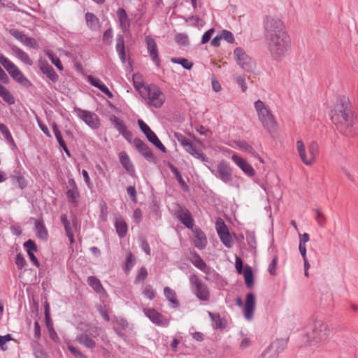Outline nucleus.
<instances>
[{
  "label": "nucleus",
  "instance_id": "48",
  "mask_svg": "<svg viewBox=\"0 0 358 358\" xmlns=\"http://www.w3.org/2000/svg\"><path fill=\"white\" fill-rule=\"evenodd\" d=\"M171 62L174 64H180L184 69L190 70L193 66V63L183 57H173Z\"/></svg>",
  "mask_w": 358,
  "mask_h": 358
},
{
  "label": "nucleus",
  "instance_id": "36",
  "mask_svg": "<svg viewBox=\"0 0 358 358\" xmlns=\"http://www.w3.org/2000/svg\"><path fill=\"white\" fill-rule=\"evenodd\" d=\"M208 314L213 322L214 328L223 329L226 327V320L222 318L219 314H215L211 312H208Z\"/></svg>",
  "mask_w": 358,
  "mask_h": 358
},
{
  "label": "nucleus",
  "instance_id": "9",
  "mask_svg": "<svg viewBox=\"0 0 358 358\" xmlns=\"http://www.w3.org/2000/svg\"><path fill=\"white\" fill-rule=\"evenodd\" d=\"M189 282L193 294L199 300L208 301L210 299V292L207 285L194 274L190 276Z\"/></svg>",
  "mask_w": 358,
  "mask_h": 358
},
{
  "label": "nucleus",
  "instance_id": "11",
  "mask_svg": "<svg viewBox=\"0 0 358 358\" xmlns=\"http://www.w3.org/2000/svg\"><path fill=\"white\" fill-rule=\"evenodd\" d=\"M215 228L217 233L220 238L221 242L227 248L233 246V239L224 221L219 218L215 222Z\"/></svg>",
  "mask_w": 358,
  "mask_h": 358
},
{
  "label": "nucleus",
  "instance_id": "1",
  "mask_svg": "<svg viewBox=\"0 0 358 358\" xmlns=\"http://www.w3.org/2000/svg\"><path fill=\"white\" fill-rule=\"evenodd\" d=\"M331 120L343 135L352 137L358 134V124L354 117L352 105L347 97L338 99L331 110Z\"/></svg>",
  "mask_w": 358,
  "mask_h": 358
},
{
  "label": "nucleus",
  "instance_id": "31",
  "mask_svg": "<svg viewBox=\"0 0 358 358\" xmlns=\"http://www.w3.org/2000/svg\"><path fill=\"white\" fill-rule=\"evenodd\" d=\"M34 225L38 238L43 241H47L48 238V233L44 225L43 221L42 220H36Z\"/></svg>",
  "mask_w": 358,
  "mask_h": 358
},
{
  "label": "nucleus",
  "instance_id": "53",
  "mask_svg": "<svg viewBox=\"0 0 358 358\" xmlns=\"http://www.w3.org/2000/svg\"><path fill=\"white\" fill-rule=\"evenodd\" d=\"M148 276V271L145 267H141L135 278L134 283L138 284L144 281Z\"/></svg>",
  "mask_w": 358,
  "mask_h": 358
},
{
  "label": "nucleus",
  "instance_id": "40",
  "mask_svg": "<svg viewBox=\"0 0 358 358\" xmlns=\"http://www.w3.org/2000/svg\"><path fill=\"white\" fill-rule=\"evenodd\" d=\"M187 152L204 164L208 162V158L206 157V155L201 151V150L197 149L194 145L192 146V150L189 149ZM205 165L206 166L207 164Z\"/></svg>",
  "mask_w": 358,
  "mask_h": 358
},
{
  "label": "nucleus",
  "instance_id": "2",
  "mask_svg": "<svg viewBox=\"0 0 358 358\" xmlns=\"http://www.w3.org/2000/svg\"><path fill=\"white\" fill-rule=\"evenodd\" d=\"M269 51L275 60H280L291 48V40L287 31L266 38Z\"/></svg>",
  "mask_w": 358,
  "mask_h": 358
},
{
  "label": "nucleus",
  "instance_id": "47",
  "mask_svg": "<svg viewBox=\"0 0 358 358\" xmlns=\"http://www.w3.org/2000/svg\"><path fill=\"white\" fill-rule=\"evenodd\" d=\"M135 263V257L132 255L131 252H127L125 261L124 271L127 273H129L131 268L134 266Z\"/></svg>",
  "mask_w": 358,
  "mask_h": 358
},
{
  "label": "nucleus",
  "instance_id": "19",
  "mask_svg": "<svg viewBox=\"0 0 358 358\" xmlns=\"http://www.w3.org/2000/svg\"><path fill=\"white\" fill-rule=\"evenodd\" d=\"M255 308V296L253 293H248L245 296V302L243 309L245 318L250 321L253 318Z\"/></svg>",
  "mask_w": 358,
  "mask_h": 358
},
{
  "label": "nucleus",
  "instance_id": "51",
  "mask_svg": "<svg viewBox=\"0 0 358 358\" xmlns=\"http://www.w3.org/2000/svg\"><path fill=\"white\" fill-rule=\"evenodd\" d=\"M0 63L8 72L15 66V64L3 54H0Z\"/></svg>",
  "mask_w": 358,
  "mask_h": 358
},
{
  "label": "nucleus",
  "instance_id": "25",
  "mask_svg": "<svg viewBox=\"0 0 358 358\" xmlns=\"http://www.w3.org/2000/svg\"><path fill=\"white\" fill-rule=\"evenodd\" d=\"M8 73L10 76L18 83L24 87H29L31 85L30 81L24 76L22 71L18 69V67L15 65V66L9 71Z\"/></svg>",
  "mask_w": 358,
  "mask_h": 358
},
{
  "label": "nucleus",
  "instance_id": "5",
  "mask_svg": "<svg viewBox=\"0 0 358 358\" xmlns=\"http://www.w3.org/2000/svg\"><path fill=\"white\" fill-rule=\"evenodd\" d=\"M254 106L257 112L258 119L262 123L263 127L269 133L274 131L277 127V122L269 106L266 105L260 99L255 102Z\"/></svg>",
  "mask_w": 358,
  "mask_h": 358
},
{
  "label": "nucleus",
  "instance_id": "46",
  "mask_svg": "<svg viewBox=\"0 0 358 358\" xmlns=\"http://www.w3.org/2000/svg\"><path fill=\"white\" fill-rule=\"evenodd\" d=\"M309 159H312V164L315 162L319 154V145L317 142L313 141L308 145Z\"/></svg>",
  "mask_w": 358,
  "mask_h": 358
},
{
  "label": "nucleus",
  "instance_id": "29",
  "mask_svg": "<svg viewBox=\"0 0 358 358\" xmlns=\"http://www.w3.org/2000/svg\"><path fill=\"white\" fill-rule=\"evenodd\" d=\"M132 80L134 88L139 92L141 96H143L146 85L144 84L143 75L140 73H135L132 76Z\"/></svg>",
  "mask_w": 358,
  "mask_h": 358
},
{
  "label": "nucleus",
  "instance_id": "26",
  "mask_svg": "<svg viewBox=\"0 0 358 358\" xmlns=\"http://www.w3.org/2000/svg\"><path fill=\"white\" fill-rule=\"evenodd\" d=\"M119 159L120 162L127 173L131 176H134L135 175V169L127 153L124 151L121 152L119 155Z\"/></svg>",
  "mask_w": 358,
  "mask_h": 358
},
{
  "label": "nucleus",
  "instance_id": "34",
  "mask_svg": "<svg viewBox=\"0 0 358 358\" xmlns=\"http://www.w3.org/2000/svg\"><path fill=\"white\" fill-rule=\"evenodd\" d=\"M147 139L152 143L156 148H157L159 150H161L163 152H166V149L165 146L162 144V143L159 141L157 136L155 134V133L153 131H150L146 135H145Z\"/></svg>",
  "mask_w": 358,
  "mask_h": 358
},
{
  "label": "nucleus",
  "instance_id": "30",
  "mask_svg": "<svg viewBox=\"0 0 358 358\" xmlns=\"http://www.w3.org/2000/svg\"><path fill=\"white\" fill-rule=\"evenodd\" d=\"M11 49L13 55L22 62L29 66H31L33 64V62L30 59L29 55L24 50L17 46H13Z\"/></svg>",
  "mask_w": 358,
  "mask_h": 358
},
{
  "label": "nucleus",
  "instance_id": "62",
  "mask_svg": "<svg viewBox=\"0 0 358 358\" xmlns=\"http://www.w3.org/2000/svg\"><path fill=\"white\" fill-rule=\"evenodd\" d=\"M15 264L19 269H22L27 264L23 255L20 253H19L16 255Z\"/></svg>",
  "mask_w": 358,
  "mask_h": 358
},
{
  "label": "nucleus",
  "instance_id": "4",
  "mask_svg": "<svg viewBox=\"0 0 358 358\" xmlns=\"http://www.w3.org/2000/svg\"><path fill=\"white\" fill-rule=\"evenodd\" d=\"M82 331L76 335L75 341L88 350H94L96 347V339L100 336L102 329L93 324H86Z\"/></svg>",
  "mask_w": 358,
  "mask_h": 358
},
{
  "label": "nucleus",
  "instance_id": "3",
  "mask_svg": "<svg viewBox=\"0 0 358 358\" xmlns=\"http://www.w3.org/2000/svg\"><path fill=\"white\" fill-rule=\"evenodd\" d=\"M329 334L327 324L322 321H315L306 328V343L310 345L325 342Z\"/></svg>",
  "mask_w": 358,
  "mask_h": 358
},
{
  "label": "nucleus",
  "instance_id": "43",
  "mask_svg": "<svg viewBox=\"0 0 358 358\" xmlns=\"http://www.w3.org/2000/svg\"><path fill=\"white\" fill-rule=\"evenodd\" d=\"M31 346L35 358H47L46 354L42 350L41 345L38 341H31Z\"/></svg>",
  "mask_w": 358,
  "mask_h": 358
},
{
  "label": "nucleus",
  "instance_id": "60",
  "mask_svg": "<svg viewBox=\"0 0 358 358\" xmlns=\"http://www.w3.org/2000/svg\"><path fill=\"white\" fill-rule=\"evenodd\" d=\"M220 35L222 39L225 40L229 43H234L235 41L234 34L228 30H223Z\"/></svg>",
  "mask_w": 358,
  "mask_h": 358
},
{
  "label": "nucleus",
  "instance_id": "13",
  "mask_svg": "<svg viewBox=\"0 0 358 358\" xmlns=\"http://www.w3.org/2000/svg\"><path fill=\"white\" fill-rule=\"evenodd\" d=\"M287 342L283 339L276 340L260 355L262 358H277L278 355L286 348Z\"/></svg>",
  "mask_w": 358,
  "mask_h": 358
},
{
  "label": "nucleus",
  "instance_id": "56",
  "mask_svg": "<svg viewBox=\"0 0 358 358\" xmlns=\"http://www.w3.org/2000/svg\"><path fill=\"white\" fill-rule=\"evenodd\" d=\"M235 80L237 84L241 88V90L245 92L247 90V85L245 83V75H236Z\"/></svg>",
  "mask_w": 358,
  "mask_h": 358
},
{
  "label": "nucleus",
  "instance_id": "63",
  "mask_svg": "<svg viewBox=\"0 0 358 358\" xmlns=\"http://www.w3.org/2000/svg\"><path fill=\"white\" fill-rule=\"evenodd\" d=\"M23 245L24 248H26L27 252H31L37 250V246L36 243H34V241L31 239H29L28 241L24 242Z\"/></svg>",
  "mask_w": 358,
  "mask_h": 358
},
{
  "label": "nucleus",
  "instance_id": "6",
  "mask_svg": "<svg viewBox=\"0 0 358 358\" xmlns=\"http://www.w3.org/2000/svg\"><path fill=\"white\" fill-rule=\"evenodd\" d=\"M146 104L150 107L160 108L166 101V96L159 87L155 84H148L145 87L143 96Z\"/></svg>",
  "mask_w": 358,
  "mask_h": 358
},
{
  "label": "nucleus",
  "instance_id": "52",
  "mask_svg": "<svg viewBox=\"0 0 358 358\" xmlns=\"http://www.w3.org/2000/svg\"><path fill=\"white\" fill-rule=\"evenodd\" d=\"M67 348L76 358H87V357L80 350L73 345L68 344Z\"/></svg>",
  "mask_w": 358,
  "mask_h": 358
},
{
  "label": "nucleus",
  "instance_id": "32",
  "mask_svg": "<svg viewBox=\"0 0 358 358\" xmlns=\"http://www.w3.org/2000/svg\"><path fill=\"white\" fill-rule=\"evenodd\" d=\"M85 21L87 27L92 30H97L99 27V19L92 13L87 12L85 13Z\"/></svg>",
  "mask_w": 358,
  "mask_h": 358
},
{
  "label": "nucleus",
  "instance_id": "54",
  "mask_svg": "<svg viewBox=\"0 0 358 358\" xmlns=\"http://www.w3.org/2000/svg\"><path fill=\"white\" fill-rule=\"evenodd\" d=\"M142 294L145 297L149 299L150 300H152L155 297V291L153 289L150 285H147L145 286Z\"/></svg>",
  "mask_w": 358,
  "mask_h": 358
},
{
  "label": "nucleus",
  "instance_id": "24",
  "mask_svg": "<svg viewBox=\"0 0 358 358\" xmlns=\"http://www.w3.org/2000/svg\"><path fill=\"white\" fill-rule=\"evenodd\" d=\"M87 82L92 86L98 88L101 92L105 94L108 98H113V94L109 90L106 85H104L99 78H94L92 76H88L87 78Z\"/></svg>",
  "mask_w": 358,
  "mask_h": 358
},
{
  "label": "nucleus",
  "instance_id": "33",
  "mask_svg": "<svg viewBox=\"0 0 358 358\" xmlns=\"http://www.w3.org/2000/svg\"><path fill=\"white\" fill-rule=\"evenodd\" d=\"M296 148L300 159L303 163H304L306 165H311L312 159H309V157H307L305 145L301 140H298L296 141Z\"/></svg>",
  "mask_w": 358,
  "mask_h": 358
},
{
  "label": "nucleus",
  "instance_id": "50",
  "mask_svg": "<svg viewBox=\"0 0 358 358\" xmlns=\"http://www.w3.org/2000/svg\"><path fill=\"white\" fill-rule=\"evenodd\" d=\"M0 131L7 141L15 145L14 139L6 125L3 123H0Z\"/></svg>",
  "mask_w": 358,
  "mask_h": 358
},
{
  "label": "nucleus",
  "instance_id": "16",
  "mask_svg": "<svg viewBox=\"0 0 358 358\" xmlns=\"http://www.w3.org/2000/svg\"><path fill=\"white\" fill-rule=\"evenodd\" d=\"M9 33L15 38L20 41L24 45L33 49H36L38 48V45L35 38L27 36L18 29H10Z\"/></svg>",
  "mask_w": 358,
  "mask_h": 358
},
{
  "label": "nucleus",
  "instance_id": "28",
  "mask_svg": "<svg viewBox=\"0 0 358 358\" xmlns=\"http://www.w3.org/2000/svg\"><path fill=\"white\" fill-rule=\"evenodd\" d=\"M115 49L118 54L120 61L124 64L127 60L126 52H125V45H124V38L123 36L121 34L117 35Z\"/></svg>",
  "mask_w": 358,
  "mask_h": 358
},
{
  "label": "nucleus",
  "instance_id": "37",
  "mask_svg": "<svg viewBox=\"0 0 358 358\" xmlns=\"http://www.w3.org/2000/svg\"><path fill=\"white\" fill-rule=\"evenodd\" d=\"M174 137L182 146V148L185 150L186 152H187V150H189V149L192 150L194 144L183 134L178 132H175Z\"/></svg>",
  "mask_w": 358,
  "mask_h": 358
},
{
  "label": "nucleus",
  "instance_id": "12",
  "mask_svg": "<svg viewBox=\"0 0 358 358\" xmlns=\"http://www.w3.org/2000/svg\"><path fill=\"white\" fill-rule=\"evenodd\" d=\"M75 111L76 112L78 117L83 120L85 123L92 129H95L99 127V120L96 113L78 108H75Z\"/></svg>",
  "mask_w": 358,
  "mask_h": 358
},
{
  "label": "nucleus",
  "instance_id": "45",
  "mask_svg": "<svg viewBox=\"0 0 358 358\" xmlns=\"http://www.w3.org/2000/svg\"><path fill=\"white\" fill-rule=\"evenodd\" d=\"M245 282L248 287H251L254 285L253 273L250 266H247L245 267L243 271Z\"/></svg>",
  "mask_w": 358,
  "mask_h": 358
},
{
  "label": "nucleus",
  "instance_id": "59",
  "mask_svg": "<svg viewBox=\"0 0 358 358\" xmlns=\"http://www.w3.org/2000/svg\"><path fill=\"white\" fill-rule=\"evenodd\" d=\"M278 257L275 255L271 262L268 265V271L271 275H275L276 272V266L278 264Z\"/></svg>",
  "mask_w": 358,
  "mask_h": 358
},
{
  "label": "nucleus",
  "instance_id": "20",
  "mask_svg": "<svg viewBox=\"0 0 358 358\" xmlns=\"http://www.w3.org/2000/svg\"><path fill=\"white\" fill-rule=\"evenodd\" d=\"M38 67L41 71L46 76L52 83H55L59 80V76L55 71L53 67L45 60L40 59L38 61Z\"/></svg>",
  "mask_w": 358,
  "mask_h": 358
},
{
  "label": "nucleus",
  "instance_id": "27",
  "mask_svg": "<svg viewBox=\"0 0 358 358\" xmlns=\"http://www.w3.org/2000/svg\"><path fill=\"white\" fill-rule=\"evenodd\" d=\"M191 262L198 269L201 270L206 274H209L210 272V268L206 264V263L202 259L199 254L194 252L192 254V258Z\"/></svg>",
  "mask_w": 358,
  "mask_h": 358
},
{
  "label": "nucleus",
  "instance_id": "23",
  "mask_svg": "<svg viewBox=\"0 0 358 358\" xmlns=\"http://www.w3.org/2000/svg\"><path fill=\"white\" fill-rule=\"evenodd\" d=\"M117 17L122 31L124 33L128 32L131 25V20L123 8L117 9Z\"/></svg>",
  "mask_w": 358,
  "mask_h": 358
},
{
  "label": "nucleus",
  "instance_id": "7",
  "mask_svg": "<svg viewBox=\"0 0 358 358\" xmlns=\"http://www.w3.org/2000/svg\"><path fill=\"white\" fill-rule=\"evenodd\" d=\"M263 26L266 38L287 31L283 22L280 18L271 15H266L264 17Z\"/></svg>",
  "mask_w": 358,
  "mask_h": 358
},
{
  "label": "nucleus",
  "instance_id": "39",
  "mask_svg": "<svg viewBox=\"0 0 358 358\" xmlns=\"http://www.w3.org/2000/svg\"><path fill=\"white\" fill-rule=\"evenodd\" d=\"M207 244L206 237L203 232L197 231L195 234V240L194 241V246L199 249L202 250L206 248Z\"/></svg>",
  "mask_w": 358,
  "mask_h": 358
},
{
  "label": "nucleus",
  "instance_id": "42",
  "mask_svg": "<svg viewBox=\"0 0 358 358\" xmlns=\"http://www.w3.org/2000/svg\"><path fill=\"white\" fill-rule=\"evenodd\" d=\"M236 143L238 148H239L240 150H241L244 152H246L248 153H250L254 157H257L258 155L257 152L252 148V146L250 145V144H248L246 141H238Z\"/></svg>",
  "mask_w": 358,
  "mask_h": 358
},
{
  "label": "nucleus",
  "instance_id": "41",
  "mask_svg": "<svg viewBox=\"0 0 358 358\" xmlns=\"http://www.w3.org/2000/svg\"><path fill=\"white\" fill-rule=\"evenodd\" d=\"M0 96L2 99L8 103L12 105L15 103V98L12 94L7 90L4 86L0 84Z\"/></svg>",
  "mask_w": 358,
  "mask_h": 358
},
{
  "label": "nucleus",
  "instance_id": "21",
  "mask_svg": "<svg viewBox=\"0 0 358 358\" xmlns=\"http://www.w3.org/2000/svg\"><path fill=\"white\" fill-rule=\"evenodd\" d=\"M79 192L73 178H69L68 180V189L66 191V198L68 201L75 206L77 205Z\"/></svg>",
  "mask_w": 358,
  "mask_h": 358
},
{
  "label": "nucleus",
  "instance_id": "14",
  "mask_svg": "<svg viewBox=\"0 0 358 358\" xmlns=\"http://www.w3.org/2000/svg\"><path fill=\"white\" fill-rule=\"evenodd\" d=\"M175 214L178 220L187 228L192 229L193 227L194 220L189 210L187 208L178 205Z\"/></svg>",
  "mask_w": 358,
  "mask_h": 358
},
{
  "label": "nucleus",
  "instance_id": "17",
  "mask_svg": "<svg viewBox=\"0 0 358 358\" xmlns=\"http://www.w3.org/2000/svg\"><path fill=\"white\" fill-rule=\"evenodd\" d=\"M145 43L150 57L157 66H160V59L158 56V48L155 40L150 36H145Z\"/></svg>",
  "mask_w": 358,
  "mask_h": 358
},
{
  "label": "nucleus",
  "instance_id": "49",
  "mask_svg": "<svg viewBox=\"0 0 358 358\" xmlns=\"http://www.w3.org/2000/svg\"><path fill=\"white\" fill-rule=\"evenodd\" d=\"M175 41L180 45L187 47L189 45L188 36L184 33L177 34L175 36Z\"/></svg>",
  "mask_w": 358,
  "mask_h": 358
},
{
  "label": "nucleus",
  "instance_id": "15",
  "mask_svg": "<svg viewBox=\"0 0 358 358\" xmlns=\"http://www.w3.org/2000/svg\"><path fill=\"white\" fill-rule=\"evenodd\" d=\"M143 313L156 325L167 327L169 324V320L165 316L153 308H144Z\"/></svg>",
  "mask_w": 358,
  "mask_h": 358
},
{
  "label": "nucleus",
  "instance_id": "55",
  "mask_svg": "<svg viewBox=\"0 0 358 358\" xmlns=\"http://www.w3.org/2000/svg\"><path fill=\"white\" fill-rule=\"evenodd\" d=\"M113 122L115 124V127L120 134H122L127 130V127L125 124L123 122V121L119 120L117 117H114Z\"/></svg>",
  "mask_w": 358,
  "mask_h": 358
},
{
  "label": "nucleus",
  "instance_id": "58",
  "mask_svg": "<svg viewBox=\"0 0 358 358\" xmlns=\"http://www.w3.org/2000/svg\"><path fill=\"white\" fill-rule=\"evenodd\" d=\"M113 37V31L112 28L106 29L103 34V41L107 45H110L112 43Z\"/></svg>",
  "mask_w": 358,
  "mask_h": 358
},
{
  "label": "nucleus",
  "instance_id": "64",
  "mask_svg": "<svg viewBox=\"0 0 358 358\" xmlns=\"http://www.w3.org/2000/svg\"><path fill=\"white\" fill-rule=\"evenodd\" d=\"M13 337L10 334H6L5 336H0V348L2 350L5 351L7 350V347L5 346L6 342L12 341Z\"/></svg>",
  "mask_w": 358,
  "mask_h": 358
},
{
  "label": "nucleus",
  "instance_id": "10",
  "mask_svg": "<svg viewBox=\"0 0 358 358\" xmlns=\"http://www.w3.org/2000/svg\"><path fill=\"white\" fill-rule=\"evenodd\" d=\"M234 57L237 64L245 71L251 72L254 70L255 62L246 54L241 48H236L234 51Z\"/></svg>",
  "mask_w": 358,
  "mask_h": 358
},
{
  "label": "nucleus",
  "instance_id": "18",
  "mask_svg": "<svg viewBox=\"0 0 358 358\" xmlns=\"http://www.w3.org/2000/svg\"><path fill=\"white\" fill-rule=\"evenodd\" d=\"M133 145L136 149L149 162L155 161V156L151 149L140 138H134Z\"/></svg>",
  "mask_w": 358,
  "mask_h": 358
},
{
  "label": "nucleus",
  "instance_id": "57",
  "mask_svg": "<svg viewBox=\"0 0 358 358\" xmlns=\"http://www.w3.org/2000/svg\"><path fill=\"white\" fill-rule=\"evenodd\" d=\"M52 128L59 146L64 145L65 142L62 138L60 131L59 130L55 123L52 124Z\"/></svg>",
  "mask_w": 358,
  "mask_h": 358
},
{
  "label": "nucleus",
  "instance_id": "8",
  "mask_svg": "<svg viewBox=\"0 0 358 358\" xmlns=\"http://www.w3.org/2000/svg\"><path fill=\"white\" fill-rule=\"evenodd\" d=\"M207 168L217 178L222 180L225 184H231L233 180L232 169L229 164L222 160L219 162L215 169L206 165Z\"/></svg>",
  "mask_w": 358,
  "mask_h": 358
},
{
  "label": "nucleus",
  "instance_id": "38",
  "mask_svg": "<svg viewBox=\"0 0 358 358\" xmlns=\"http://www.w3.org/2000/svg\"><path fill=\"white\" fill-rule=\"evenodd\" d=\"M164 294L166 299L172 303L173 308H177L179 306V302L176 298V294L174 290L169 287H166L164 289Z\"/></svg>",
  "mask_w": 358,
  "mask_h": 358
},
{
  "label": "nucleus",
  "instance_id": "35",
  "mask_svg": "<svg viewBox=\"0 0 358 358\" xmlns=\"http://www.w3.org/2000/svg\"><path fill=\"white\" fill-rule=\"evenodd\" d=\"M88 285L98 294H105L106 292L101 283V281L95 276L87 278Z\"/></svg>",
  "mask_w": 358,
  "mask_h": 358
},
{
  "label": "nucleus",
  "instance_id": "61",
  "mask_svg": "<svg viewBox=\"0 0 358 358\" xmlns=\"http://www.w3.org/2000/svg\"><path fill=\"white\" fill-rule=\"evenodd\" d=\"M61 222L64 225L66 234L73 231L71 222L69 221L68 217L66 215H61Z\"/></svg>",
  "mask_w": 358,
  "mask_h": 358
},
{
  "label": "nucleus",
  "instance_id": "22",
  "mask_svg": "<svg viewBox=\"0 0 358 358\" xmlns=\"http://www.w3.org/2000/svg\"><path fill=\"white\" fill-rule=\"evenodd\" d=\"M232 161L248 176H253L255 173L254 169L243 158L238 155H233Z\"/></svg>",
  "mask_w": 358,
  "mask_h": 358
},
{
  "label": "nucleus",
  "instance_id": "44",
  "mask_svg": "<svg viewBox=\"0 0 358 358\" xmlns=\"http://www.w3.org/2000/svg\"><path fill=\"white\" fill-rule=\"evenodd\" d=\"M115 227L118 236L120 238H124L127 232V225L123 220H116Z\"/></svg>",
  "mask_w": 358,
  "mask_h": 358
}]
</instances>
